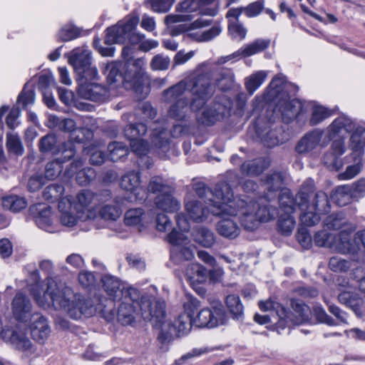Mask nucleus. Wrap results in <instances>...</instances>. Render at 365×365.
<instances>
[{
  "label": "nucleus",
  "instance_id": "obj_1",
  "mask_svg": "<svg viewBox=\"0 0 365 365\" xmlns=\"http://www.w3.org/2000/svg\"><path fill=\"white\" fill-rule=\"evenodd\" d=\"M30 277L33 283L31 293L39 306L46 308L52 305L55 309L64 310L71 318L74 319H80L83 315L90 317L98 313L107 322H113L116 315L113 302L124 299L127 295V291L130 288H126L124 283L118 278L105 275L101 281L103 289L110 299L99 296L86 299L80 294L75 293L71 287L63 286L58 283L54 278L48 277L46 289L41 297L38 270L31 272Z\"/></svg>",
  "mask_w": 365,
  "mask_h": 365
},
{
  "label": "nucleus",
  "instance_id": "obj_2",
  "mask_svg": "<svg viewBox=\"0 0 365 365\" xmlns=\"http://www.w3.org/2000/svg\"><path fill=\"white\" fill-rule=\"evenodd\" d=\"M118 309V321L123 325H130L135 321L140 307L143 319L152 324L153 327L160 325L165 316V304L163 300H149L142 298L141 293L135 288L127 291L124 299L121 300Z\"/></svg>",
  "mask_w": 365,
  "mask_h": 365
},
{
  "label": "nucleus",
  "instance_id": "obj_3",
  "mask_svg": "<svg viewBox=\"0 0 365 365\" xmlns=\"http://www.w3.org/2000/svg\"><path fill=\"white\" fill-rule=\"evenodd\" d=\"M287 86L284 78L277 76L266 88L262 98L266 102H275V108L281 113L283 120L289 123L299 116L303 113L304 108L299 100H290L287 90Z\"/></svg>",
  "mask_w": 365,
  "mask_h": 365
},
{
  "label": "nucleus",
  "instance_id": "obj_4",
  "mask_svg": "<svg viewBox=\"0 0 365 365\" xmlns=\"http://www.w3.org/2000/svg\"><path fill=\"white\" fill-rule=\"evenodd\" d=\"M139 23V18L137 16H129L125 20L106 29V35L104 42L107 45L114 43H124L126 41L135 47V45L140 44L145 36L136 33L135 29Z\"/></svg>",
  "mask_w": 365,
  "mask_h": 365
},
{
  "label": "nucleus",
  "instance_id": "obj_5",
  "mask_svg": "<svg viewBox=\"0 0 365 365\" xmlns=\"http://www.w3.org/2000/svg\"><path fill=\"white\" fill-rule=\"evenodd\" d=\"M91 60V52L84 47L76 48L68 55V62L76 73L78 84L98 78V70L92 66Z\"/></svg>",
  "mask_w": 365,
  "mask_h": 365
},
{
  "label": "nucleus",
  "instance_id": "obj_6",
  "mask_svg": "<svg viewBox=\"0 0 365 365\" xmlns=\"http://www.w3.org/2000/svg\"><path fill=\"white\" fill-rule=\"evenodd\" d=\"M290 305L292 312H288L284 307L279 305L276 308L274 317L277 318L276 322L277 329H283L291 325H299L310 319L311 309L301 300L292 299Z\"/></svg>",
  "mask_w": 365,
  "mask_h": 365
},
{
  "label": "nucleus",
  "instance_id": "obj_7",
  "mask_svg": "<svg viewBox=\"0 0 365 365\" xmlns=\"http://www.w3.org/2000/svg\"><path fill=\"white\" fill-rule=\"evenodd\" d=\"M187 90L192 98L190 101V110L193 112L200 110L214 93L211 80L207 74H200L195 78H185Z\"/></svg>",
  "mask_w": 365,
  "mask_h": 365
},
{
  "label": "nucleus",
  "instance_id": "obj_8",
  "mask_svg": "<svg viewBox=\"0 0 365 365\" xmlns=\"http://www.w3.org/2000/svg\"><path fill=\"white\" fill-rule=\"evenodd\" d=\"M313 189L314 180L308 179L302 185L299 191L294 197L289 190L282 191L279 197L280 210L287 215H291L297 207L300 210H305L309 207V193Z\"/></svg>",
  "mask_w": 365,
  "mask_h": 365
},
{
  "label": "nucleus",
  "instance_id": "obj_9",
  "mask_svg": "<svg viewBox=\"0 0 365 365\" xmlns=\"http://www.w3.org/2000/svg\"><path fill=\"white\" fill-rule=\"evenodd\" d=\"M351 231L343 230L340 232L337 242L338 251L352 256L354 260L365 259V230H359L351 237Z\"/></svg>",
  "mask_w": 365,
  "mask_h": 365
},
{
  "label": "nucleus",
  "instance_id": "obj_10",
  "mask_svg": "<svg viewBox=\"0 0 365 365\" xmlns=\"http://www.w3.org/2000/svg\"><path fill=\"white\" fill-rule=\"evenodd\" d=\"M164 320V319H163ZM193 324V318L190 314H182L175 320L174 323H163L162 321L160 325L154 327L160 328L158 334V338L162 342H170L177 339L181 336L187 334Z\"/></svg>",
  "mask_w": 365,
  "mask_h": 365
},
{
  "label": "nucleus",
  "instance_id": "obj_11",
  "mask_svg": "<svg viewBox=\"0 0 365 365\" xmlns=\"http://www.w3.org/2000/svg\"><path fill=\"white\" fill-rule=\"evenodd\" d=\"M214 192V203L211 207V213L213 215H220L228 213L230 215H236L237 211L233 205H228L232 202L233 204L237 202L234 199L233 191L231 186L225 181L219 182L213 190Z\"/></svg>",
  "mask_w": 365,
  "mask_h": 365
},
{
  "label": "nucleus",
  "instance_id": "obj_12",
  "mask_svg": "<svg viewBox=\"0 0 365 365\" xmlns=\"http://www.w3.org/2000/svg\"><path fill=\"white\" fill-rule=\"evenodd\" d=\"M168 241L172 245L170 259L175 264H181L191 260L194 257L195 247L190 244L189 239L184 233L178 232L175 228L167 236Z\"/></svg>",
  "mask_w": 365,
  "mask_h": 365
},
{
  "label": "nucleus",
  "instance_id": "obj_13",
  "mask_svg": "<svg viewBox=\"0 0 365 365\" xmlns=\"http://www.w3.org/2000/svg\"><path fill=\"white\" fill-rule=\"evenodd\" d=\"M226 321V312L223 307L220 304L212 307V309L206 308L200 310L197 317L193 319V324L197 327L214 328L225 324Z\"/></svg>",
  "mask_w": 365,
  "mask_h": 365
},
{
  "label": "nucleus",
  "instance_id": "obj_14",
  "mask_svg": "<svg viewBox=\"0 0 365 365\" xmlns=\"http://www.w3.org/2000/svg\"><path fill=\"white\" fill-rule=\"evenodd\" d=\"M148 126L142 123H130L124 129L125 136L130 141L132 150L138 155H144L148 151V144L141 138L146 133Z\"/></svg>",
  "mask_w": 365,
  "mask_h": 365
},
{
  "label": "nucleus",
  "instance_id": "obj_15",
  "mask_svg": "<svg viewBox=\"0 0 365 365\" xmlns=\"http://www.w3.org/2000/svg\"><path fill=\"white\" fill-rule=\"evenodd\" d=\"M235 205L240 214V220L242 226L248 231L256 230L260 222L255 215L256 205L249 203L248 196L239 198L235 202Z\"/></svg>",
  "mask_w": 365,
  "mask_h": 365
},
{
  "label": "nucleus",
  "instance_id": "obj_16",
  "mask_svg": "<svg viewBox=\"0 0 365 365\" xmlns=\"http://www.w3.org/2000/svg\"><path fill=\"white\" fill-rule=\"evenodd\" d=\"M62 153L63 154V160L58 158L46 164L45 178L54 180L61 174L63 170V161L71 159L75 155L76 150L73 143L71 141L65 143L63 145Z\"/></svg>",
  "mask_w": 365,
  "mask_h": 365
},
{
  "label": "nucleus",
  "instance_id": "obj_17",
  "mask_svg": "<svg viewBox=\"0 0 365 365\" xmlns=\"http://www.w3.org/2000/svg\"><path fill=\"white\" fill-rule=\"evenodd\" d=\"M29 215L39 228L48 232L55 231L52 226L51 211L49 206L41 203L33 205L29 207Z\"/></svg>",
  "mask_w": 365,
  "mask_h": 365
},
{
  "label": "nucleus",
  "instance_id": "obj_18",
  "mask_svg": "<svg viewBox=\"0 0 365 365\" xmlns=\"http://www.w3.org/2000/svg\"><path fill=\"white\" fill-rule=\"evenodd\" d=\"M120 62L126 83L136 85L144 74L145 58H138Z\"/></svg>",
  "mask_w": 365,
  "mask_h": 365
},
{
  "label": "nucleus",
  "instance_id": "obj_19",
  "mask_svg": "<svg viewBox=\"0 0 365 365\" xmlns=\"http://www.w3.org/2000/svg\"><path fill=\"white\" fill-rule=\"evenodd\" d=\"M11 309L14 317L19 322L26 323L31 318L32 305L27 296L19 292L14 297Z\"/></svg>",
  "mask_w": 365,
  "mask_h": 365
},
{
  "label": "nucleus",
  "instance_id": "obj_20",
  "mask_svg": "<svg viewBox=\"0 0 365 365\" xmlns=\"http://www.w3.org/2000/svg\"><path fill=\"white\" fill-rule=\"evenodd\" d=\"M324 130L314 129L307 133L297 143L295 150L299 154L308 153L314 150L318 145L325 147L327 143L323 142L320 144Z\"/></svg>",
  "mask_w": 365,
  "mask_h": 365
},
{
  "label": "nucleus",
  "instance_id": "obj_21",
  "mask_svg": "<svg viewBox=\"0 0 365 365\" xmlns=\"http://www.w3.org/2000/svg\"><path fill=\"white\" fill-rule=\"evenodd\" d=\"M96 205L95 193L85 190L77 195L74 209L79 213V218L86 220L91 217V210Z\"/></svg>",
  "mask_w": 365,
  "mask_h": 365
},
{
  "label": "nucleus",
  "instance_id": "obj_22",
  "mask_svg": "<svg viewBox=\"0 0 365 365\" xmlns=\"http://www.w3.org/2000/svg\"><path fill=\"white\" fill-rule=\"evenodd\" d=\"M101 69L109 85L118 88L126 83L120 61L103 63Z\"/></svg>",
  "mask_w": 365,
  "mask_h": 365
},
{
  "label": "nucleus",
  "instance_id": "obj_23",
  "mask_svg": "<svg viewBox=\"0 0 365 365\" xmlns=\"http://www.w3.org/2000/svg\"><path fill=\"white\" fill-rule=\"evenodd\" d=\"M270 41L268 39H257L252 43L246 45L236 52L223 57L220 59V63H224L234 58L240 57H248L255 53H259L265 50L269 45Z\"/></svg>",
  "mask_w": 365,
  "mask_h": 365
},
{
  "label": "nucleus",
  "instance_id": "obj_24",
  "mask_svg": "<svg viewBox=\"0 0 365 365\" xmlns=\"http://www.w3.org/2000/svg\"><path fill=\"white\" fill-rule=\"evenodd\" d=\"M83 166L81 160H76L70 164V167L66 170V175L72 176L76 173V181L80 185H86L96 178V174L91 168H83L78 170Z\"/></svg>",
  "mask_w": 365,
  "mask_h": 365
},
{
  "label": "nucleus",
  "instance_id": "obj_25",
  "mask_svg": "<svg viewBox=\"0 0 365 365\" xmlns=\"http://www.w3.org/2000/svg\"><path fill=\"white\" fill-rule=\"evenodd\" d=\"M255 132L264 145L272 148L283 143V139L279 137L282 133L281 128H272L269 125L264 128L259 127L257 123L255 126Z\"/></svg>",
  "mask_w": 365,
  "mask_h": 365
},
{
  "label": "nucleus",
  "instance_id": "obj_26",
  "mask_svg": "<svg viewBox=\"0 0 365 365\" xmlns=\"http://www.w3.org/2000/svg\"><path fill=\"white\" fill-rule=\"evenodd\" d=\"M225 106L215 103L205 108L200 114L197 115V120L200 124L210 126L225 115Z\"/></svg>",
  "mask_w": 365,
  "mask_h": 365
},
{
  "label": "nucleus",
  "instance_id": "obj_27",
  "mask_svg": "<svg viewBox=\"0 0 365 365\" xmlns=\"http://www.w3.org/2000/svg\"><path fill=\"white\" fill-rule=\"evenodd\" d=\"M354 129V125L352 120L346 115H340L334 119L327 128L328 141L331 140L337 135L349 133Z\"/></svg>",
  "mask_w": 365,
  "mask_h": 365
},
{
  "label": "nucleus",
  "instance_id": "obj_28",
  "mask_svg": "<svg viewBox=\"0 0 365 365\" xmlns=\"http://www.w3.org/2000/svg\"><path fill=\"white\" fill-rule=\"evenodd\" d=\"M30 332L35 341L46 340L50 334V327L45 317L38 313L32 314Z\"/></svg>",
  "mask_w": 365,
  "mask_h": 365
},
{
  "label": "nucleus",
  "instance_id": "obj_29",
  "mask_svg": "<svg viewBox=\"0 0 365 365\" xmlns=\"http://www.w3.org/2000/svg\"><path fill=\"white\" fill-rule=\"evenodd\" d=\"M219 216L221 217L222 219L216 225L217 233L225 238H236L240 235V228L237 222L230 217L234 215L225 213Z\"/></svg>",
  "mask_w": 365,
  "mask_h": 365
},
{
  "label": "nucleus",
  "instance_id": "obj_30",
  "mask_svg": "<svg viewBox=\"0 0 365 365\" xmlns=\"http://www.w3.org/2000/svg\"><path fill=\"white\" fill-rule=\"evenodd\" d=\"M86 81L84 84H78L81 87L86 98L95 102H102L108 97V89L106 86L96 83Z\"/></svg>",
  "mask_w": 365,
  "mask_h": 365
},
{
  "label": "nucleus",
  "instance_id": "obj_31",
  "mask_svg": "<svg viewBox=\"0 0 365 365\" xmlns=\"http://www.w3.org/2000/svg\"><path fill=\"white\" fill-rule=\"evenodd\" d=\"M338 300L341 304L350 308L357 317L363 316L364 313L361 310L363 299L358 294L351 291H344L339 294Z\"/></svg>",
  "mask_w": 365,
  "mask_h": 365
},
{
  "label": "nucleus",
  "instance_id": "obj_32",
  "mask_svg": "<svg viewBox=\"0 0 365 365\" xmlns=\"http://www.w3.org/2000/svg\"><path fill=\"white\" fill-rule=\"evenodd\" d=\"M187 90V82L185 79L165 89L162 93V99L166 103H173L180 99H185L184 94Z\"/></svg>",
  "mask_w": 365,
  "mask_h": 365
},
{
  "label": "nucleus",
  "instance_id": "obj_33",
  "mask_svg": "<svg viewBox=\"0 0 365 365\" xmlns=\"http://www.w3.org/2000/svg\"><path fill=\"white\" fill-rule=\"evenodd\" d=\"M185 210L190 217L195 222L205 220L209 212H211L210 205L204 206L199 200H190L185 203Z\"/></svg>",
  "mask_w": 365,
  "mask_h": 365
},
{
  "label": "nucleus",
  "instance_id": "obj_34",
  "mask_svg": "<svg viewBox=\"0 0 365 365\" xmlns=\"http://www.w3.org/2000/svg\"><path fill=\"white\" fill-rule=\"evenodd\" d=\"M314 188L309 193L308 205L309 207L305 210L312 209L317 211L319 214H327L330 211V204L327 195L323 191H318L314 195L312 200L310 195L314 192Z\"/></svg>",
  "mask_w": 365,
  "mask_h": 365
},
{
  "label": "nucleus",
  "instance_id": "obj_35",
  "mask_svg": "<svg viewBox=\"0 0 365 365\" xmlns=\"http://www.w3.org/2000/svg\"><path fill=\"white\" fill-rule=\"evenodd\" d=\"M167 129L162 126H156L153 128L150 136L151 145L155 148L166 152L169 150L170 139Z\"/></svg>",
  "mask_w": 365,
  "mask_h": 365
},
{
  "label": "nucleus",
  "instance_id": "obj_36",
  "mask_svg": "<svg viewBox=\"0 0 365 365\" xmlns=\"http://www.w3.org/2000/svg\"><path fill=\"white\" fill-rule=\"evenodd\" d=\"M185 275L191 286L204 284L208 277V271L198 263L190 264L186 270Z\"/></svg>",
  "mask_w": 365,
  "mask_h": 365
},
{
  "label": "nucleus",
  "instance_id": "obj_37",
  "mask_svg": "<svg viewBox=\"0 0 365 365\" xmlns=\"http://www.w3.org/2000/svg\"><path fill=\"white\" fill-rule=\"evenodd\" d=\"M334 202L340 207L345 206L356 199L354 196V191L349 185H340L335 188L331 195Z\"/></svg>",
  "mask_w": 365,
  "mask_h": 365
},
{
  "label": "nucleus",
  "instance_id": "obj_38",
  "mask_svg": "<svg viewBox=\"0 0 365 365\" xmlns=\"http://www.w3.org/2000/svg\"><path fill=\"white\" fill-rule=\"evenodd\" d=\"M189 109H190V101L187 98L172 103L168 110V113L171 118L182 121L185 119Z\"/></svg>",
  "mask_w": 365,
  "mask_h": 365
},
{
  "label": "nucleus",
  "instance_id": "obj_39",
  "mask_svg": "<svg viewBox=\"0 0 365 365\" xmlns=\"http://www.w3.org/2000/svg\"><path fill=\"white\" fill-rule=\"evenodd\" d=\"M173 192L159 195L156 197L155 202L158 209L165 212H175L178 211L180 202L173 196Z\"/></svg>",
  "mask_w": 365,
  "mask_h": 365
},
{
  "label": "nucleus",
  "instance_id": "obj_40",
  "mask_svg": "<svg viewBox=\"0 0 365 365\" xmlns=\"http://www.w3.org/2000/svg\"><path fill=\"white\" fill-rule=\"evenodd\" d=\"M249 203L256 205L255 215L259 222H268L274 220L279 214L278 210L270 205H260L248 197Z\"/></svg>",
  "mask_w": 365,
  "mask_h": 365
},
{
  "label": "nucleus",
  "instance_id": "obj_41",
  "mask_svg": "<svg viewBox=\"0 0 365 365\" xmlns=\"http://www.w3.org/2000/svg\"><path fill=\"white\" fill-rule=\"evenodd\" d=\"M262 183L268 192H278L283 186L284 175L282 173L277 171L269 173L262 180Z\"/></svg>",
  "mask_w": 365,
  "mask_h": 365
},
{
  "label": "nucleus",
  "instance_id": "obj_42",
  "mask_svg": "<svg viewBox=\"0 0 365 365\" xmlns=\"http://www.w3.org/2000/svg\"><path fill=\"white\" fill-rule=\"evenodd\" d=\"M149 192L153 194L164 195L174 192V187L166 180L160 176L152 177L148 185Z\"/></svg>",
  "mask_w": 365,
  "mask_h": 365
},
{
  "label": "nucleus",
  "instance_id": "obj_43",
  "mask_svg": "<svg viewBox=\"0 0 365 365\" xmlns=\"http://www.w3.org/2000/svg\"><path fill=\"white\" fill-rule=\"evenodd\" d=\"M267 166V165L264 159L257 158L244 162L240 169L243 175L255 176L261 174Z\"/></svg>",
  "mask_w": 365,
  "mask_h": 365
},
{
  "label": "nucleus",
  "instance_id": "obj_44",
  "mask_svg": "<svg viewBox=\"0 0 365 365\" xmlns=\"http://www.w3.org/2000/svg\"><path fill=\"white\" fill-rule=\"evenodd\" d=\"M267 76L266 71H259L245 78V86L249 95L252 96L261 86Z\"/></svg>",
  "mask_w": 365,
  "mask_h": 365
},
{
  "label": "nucleus",
  "instance_id": "obj_45",
  "mask_svg": "<svg viewBox=\"0 0 365 365\" xmlns=\"http://www.w3.org/2000/svg\"><path fill=\"white\" fill-rule=\"evenodd\" d=\"M225 303L230 313L234 319L242 320L244 317V307L240 297L230 294L226 297Z\"/></svg>",
  "mask_w": 365,
  "mask_h": 365
},
{
  "label": "nucleus",
  "instance_id": "obj_46",
  "mask_svg": "<svg viewBox=\"0 0 365 365\" xmlns=\"http://www.w3.org/2000/svg\"><path fill=\"white\" fill-rule=\"evenodd\" d=\"M27 202L24 197L17 195H9L2 198V206L13 212H18L24 209Z\"/></svg>",
  "mask_w": 365,
  "mask_h": 365
},
{
  "label": "nucleus",
  "instance_id": "obj_47",
  "mask_svg": "<svg viewBox=\"0 0 365 365\" xmlns=\"http://www.w3.org/2000/svg\"><path fill=\"white\" fill-rule=\"evenodd\" d=\"M194 236L197 243L207 248L211 247L215 242L214 232L204 227H198Z\"/></svg>",
  "mask_w": 365,
  "mask_h": 365
},
{
  "label": "nucleus",
  "instance_id": "obj_48",
  "mask_svg": "<svg viewBox=\"0 0 365 365\" xmlns=\"http://www.w3.org/2000/svg\"><path fill=\"white\" fill-rule=\"evenodd\" d=\"M234 73L230 69H221L215 77L216 84L222 91L230 89L234 83Z\"/></svg>",
  "mask_w": 365,
  "mask_h": 365
},
{
  "label": "nucleus",
  "instance_id": "obj_49",
  "mask_svg": "<svg viewBox=\"0 0 365 365\" xmlns=\"http://www.w3.org/2000/svg\"><path fill=\"white\" fill-rule=\"evenodd\" d=\"M108 150L109 154L108 158L111 161L115 162L128 154V148L123 143L113 141L108 144Z\"/></svg>",
  "mask_w": 365,
  "mask_h": 365
},
{
  "label": "nucleus",
  "instance_id": "obj_50",
  "mask_svg": "<svg viewBox=\"0 0 365 365\" xmlns=\"http://www.w3.org/2000/svg\"><path fill=\"white\" fill-rule=\"evenodd\" d=\"M140 182L139 173L131 171L122 177L120 185L123 190L133 192L140 185Z\"/></svg>",
  "mask_w": 365,
  "mask_h": 365
},
{
  "label": "nucleus",
  "instance_id": "obj_51",
  "mask_svg": "<svg viewBox=\"0 0 365 365\" xmlns=\"http://www.w3.org/2000/svg\"><path fill=\"white\" fill-rule=\"evenodd\" d=\"M339 233L337 237H335L327 231H319L314 235V242L319 247H331L335 244V247L337 249V242L339 241Z\"/></svg>",
  "mask_w": 365,
  "mask_h": 365
},
{
  "label": "nucleus",
  "instance_id": "obj_52",
  "mask_svg": "<svg viewBox=\"0 0 365 365\" xmlns=\"http://www.w3.org/2000/svg\"><path fill=\"white\" fill-rule=\"evenodd\" d=\"M332 115V112L328 108L319 106L314 105L312 109V115L309 119V125L314 126Z\"/></svg>",
  "mask_w": 365,
  "mask_h": 365
},
{
  "label": "nucleus",
  "instance_id": "obj_53",
  "mask_svg": "<svg viewBox=\"0 0 365 365\" xmlns=\"http://www.w3.org/2000/svg\"><path fill=\"white\" fill-rule=\"evenodd\" d=\"M64 192V187L58 183L48 185L43 191V197L51 202L59 200Z\"/></svg>",
  "mask_w": 365,
  "mask_h": 365
},
{
  "label": "nucleus",
  "instance_id": "obj_54",
  "mask_svg": "<svg viewBox=\"0 0 365 365\" xmlns=\"http://www.w3.org/2000/svg\"><path fill=\"white\" fill-rule=\"evenodd\" d=\"M193 190L200 198L205 200V203L210 205V207H212L215 201L212 190L207 187L203 182L195 183Z\"/></svg>",
  "mask_w": 365,
  "mask_h": 365
},
{
  "label": "nucleus",
  "instance_id": "obj_55",
  "mask_svg": "<svg viewBox=\"0 0 365 365\" xmlns=\"http://www.w3.org/2000/svg\"><path fill=\"white\" fill-rule=\"evenodd\" d=\"M6 145L9 152L16 155H21L24 153V146L16 134L7 133Z\"/></svg>",
  "mask_w": 365,
  "mask_h": 365
},
{
  "label": "nucleus",
  "instance_id": "obj_56",
  "mask_svg": "<svg viewBox=\"0 0 365 365\" xmlns=\"http://www.w3.org/2000/svg\"><path fill=\"white\" fill-rule=\"evenodd\" d=\"M350 142L352 150H361L365 146V128L362 127L356 128L351 136Z\"/></svg>",
  "mask_w": 365,
  "mask_h": 365
},
{
  "label": "nucleus",
  "instance_id": "obj_57",
  "mask_svg": "<svg viewBox=\"0 0 365 365\" xmlns=\"http://www.w3.org/2000/svg\"><path fill=\"white\" fill-rule=\"evenodd\" d=\"M295 225V221L291 215H280L277 227L279 231L283 235H289L292 232Z\"/></svg>",
  "mask_w": 365,
  "mask_h": 365
},
{
  "label": "nucleus",
  "instance_id": "obj_58",
  "mask_svg": "<svg viewBox=\"0 0 365 365\" xmlns=\"http://www.w3.org/2000/svg\"><path fill=\"white\" fill-rule=\"evenodd\" d=\"M27 86L28 83L24 85L22 91L20 93L17 98V106H21L23 109L26 108L29 105H32L35 101V93L34 90H27Z\"/></svg>",
  "mask_w": 365,
  "mask_h": 365
},
{
  "label": "nucleus",
  "instance_id": "obj_59",
  "mask_svg": "<svg viewBox=\"0 0 365 365\" xmlns=\"http://www.w3.org/2000/svg\"><path fill=\"white\" fill-rule=\"evenodd\" d=\"M121 214V210L115 205H106L99 210L100 217L105 220L115 221Z\"/></svg>",
  "mask_w": 365,
  "mask_h": 365
},
{
  "label": "nucleus",
  "instance_id": "obj_60",
  "mask_svg": "<svg viewBox=\"0 0 365 365\" xmlns=\"http://www.w3.org/2000/svg\"><path fill=\"white\" fill-rule=\"evenodd\" d=\"M323 163L330 170H339L342 167V160L337 155L330 150L327 151L322 158Z\"/></svg>",
  "mask_w": 365,
  "mask_h": 365
},
{
  "label": "nucleus",
  "instance_id": "obj_61",
  "mask_svg": "<svg viewBox=\"0 0 365 365\" xmlns=\"http://www.w3.org/2000/svg\"><path fill=\"white\" fill-rule=\"evenodd\" d=\"M57 140L54 134L48 133L43 136L38 143L39 150L41 153L53 151L56 146Z\"/></svg>",
  "mask_w": 365,
  "mask_h": 365
},
{
  "label": "nucleus",
  "instance_id": "obj_62",
  "mask_svg": "<svg viewBox=\"0 0 365 365\" xmlns=\"http://www.w3.org/2000/svg\"><path fill=\"white\" fill-rule=\"evenodd\" d=\"M170 64V58L168 56L157 54L150 61V68L153 71H165Z\"/></svg>",
  "mask_w": 365,
  "mask_h": 365
},
{
  "label": "nucleus",
  "instance_id": "obj_63",
  "mask_svg": "<svg viewBox=\"0 0 365 365\" xmlns=\"http://www.w3.org/2000/svg\"><path fill=\"white\" fill-rule=\"evenodd\" d=\"M329 267L333 272H346L351 267V262L340 257L334 256L330 258Z\"/></svg>",
  "mask_w": 365,
  "mask_h": 365
},
{
  "label": "nucleus",
  "instance_id": "obj_64",
  "mask_svg": "<svg viewBox=\"0 0 365 365\" xmlns=\"http://www.w3.org/2000/svg\"><path fill=\"white\" fill-rule=\"evenodd\" d=\"M144 211L141 208L130 209L125 214L124 221L127 225H136L141 222Z\"/></svg>",
  "mask_w": 365,
  "mask_h": 365
}]
</instances>
